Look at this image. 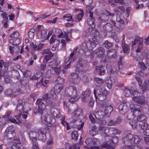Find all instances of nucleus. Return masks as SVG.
Listing matches in <instances>:
<instances>
[{
  "instance_id": "bf43d9fd",
  "label": "nucleus",
  "mask_w": 149,
  "mask_h": 149,
  "mask_svg": "<svg viewBox=\"0 0 149 149\" xmlns=\"http://www.w3.org/2000/svg\"><path fill=\"white\" fill-rule=\"evenodd\" d=\"M91 92V91L90 89H87L85 91L83 92V94L88 97L90 96Z\"/></svg>"
},
{
  "instance_id": "49530a36",
  "label": "nucleus",
  "mask_w": 149,
  "mask_h": 149,
  "mask_svg": "<svg viewBox=\"0 0 149 149\" xmlns=\"http://www.w3.org/2000/svg\"><path fill=\"white\" fill-rule=\"evenodd\" d=\"M94 81L97 84L101 85L104 83V81L102 79L99 78H95Z\"/></svg>"
},
{
  "instance_id": "4c0bfd02",
  "label": "nucleus",
  "mask_w": 149,
  "mask_h": 149,
  "mask_svg": "<svg viewBox=\"0 0 149 149\" xmlns=\"http://www.w3.org/2000/svg\"><path fill=\"white\" fill-rule=\"evenodd\" d=\"M47 76L48 77H50L51 74H56V73L54 69V67L49 70L47 72Z\"/></svg>"
},
{
  "instance_id": "13d9d810",
  "label": "nucleus",
  "mask_w": 149,
  "mask_h": 149,
  "mask_svg": "<svg viewBox=\"0 0 149 149\" xmlns=\"http://www.w3.org/2000/svg\"><path fill=\"white\" fill-rule=\"evenodd\" d=\"M145 88L143 89L144 90L146 89V88L149 87V80L148 79H146L144 82Z\"/></svg>"
},
{
  "instance_id": "dca6fc26",
  "label": "nucleus",
  "mask_w": 149,
  "mask_h": 149,
  "mask_svg": "<svg viewBox=\"0 0 149 149\" xmlns=\"http://www.w3.org/2000/svg\"><path fill=\"white\" fill-rule=\"evenodd\" d=\"M86 13H89V17L87 18V24L90 25H94L95 23V19L93 17V12L90 11L88 13L86 12Z\"/></svg>"
},
{
  "instance_id": "6ab92c4d",
  "label": "nucleus",
  "mask_w": 149,
  "mask_h": 149,
  "mask_svg": "<svg viewBox=\"0 0 149 149\" xmlns=\"http://www.w3.org/2000/svg\"><path fill=\"white\" fill-rule=\"evenodd\" d=\"M119 112L122 115L125 114L128 111V108L124 104H120L118 106Z\"/></svg>"
},
{
  "instance_id": "a18cd8bd",
  "label": "nucleus",
  "mask_w": 149,
  "mask_h": 149,
  "mask_svg": "<svg viewBox=\"0 0 149 149\" xmlns=\"http://www.w3.org/2000/svg\"><path fill=\"white\" fill-rule=\"evenodd\" d=\"M81 13L78 14L77 16V18L79 21H80L81 19L84 15V13L82 9H80Z\"/></svg>"
},
{
  "instance_id": "f8f14e48",
  "label": "nucleus",
  "mask_w": 149,
  "mask_h": 149,
  "mask_svg": "<svg viewBox=\"0 0 149 149\" xmlns=\"http://www.w3.org/2000/svg\"><path fill=\"white\" fill-rule=\"evenodd\" d=\"M38 132V139L42 141H45L46 139L45 135L46 132V129L44 128H41L40 129Z\"/></svg>"
},
{
  "instance_id": "0eeeda50",
  "label": "nucleus",
  "mask_w": 149,
  "mask_h": 149,
  "mask_svg": "<svg viewBox=\"0 0 149 149\" xmlns=\"http://www.w3.org/2000/svg\"><path fill=\"white\" fill-rule=\"evenodd\" d=\"M36 103L38 105V109L34 111V113H39L41 115L43 114V112L46 108V105L41 99H37Z\"/></svg>"
},
{
  "instance_id": "4468645a",
  "label": "nucleus",
  "mask_w": 149,
  "mask_h": 149,
  "mask_svg": "<svg viewBox=\"0 0 149 149\" xmlns=\"http://www.w3.org/2000/svg\"><path fill=\"white\" fill-rule=\"evenodd\" d=\"M4 93L7 96L14 98L16 97L19 95V92L13 91L10 89H8L5 91Z\"/></svg>"
},
{
  "instance_id": "ddd939ff",
  "label": "nucleus",
  "mask_w": 149,
  "mask_h": 149,
  "mask_svg": "<svg viewBox=\"0 0 149 149\" xmlns=\"http://www.w3.org/2000/svg\"><path fill=\"white\" fill-rule=\"evenodd\" d=\"M41 120L42 122L44 123L47 122L51 124L54 123L55 121L54 118L49 115H47V116H42L41 117Z\"/></svg>"
},
{
  "instance_id": "0e129e2a",
  "label": "nucleus",
  "mask_w": 149,
  "mask_h": 149,
  "mask_svg": "<svg viewBox=\"0 0 149 149\" xmlns=\"http://www.w3.org/2000/svg\"><path fill=\"white\" fill-rule=\"evenodd\" d=\"M13 144L21 145V143L20 142V139L18 138L13 139Z\"/></svg>"
},
{
  "instance_id": "a211bd4d",
  "label": "nucleus",
  "mask_w": 149,
  "mask_h": 149,
  "mask_svg": "<svg viewBox=\"0 0 149 149\" xmlns=\"http://www.w3.org/2000/svg\"><path fill=\"white\" fill-rule=\"evenodd\" d=\"M136 91L137 89L136 88H131L130 89H129L125 88L123 93L124 95L126 97L130 96L132 95L133 96L134 92Z\"/></svg>"
},
{
  "instance_id": "c85d7f7f",
  "label": "nucleus",
  "mask_w": 149,
  "mask_h": 149,
  "mask_svg": "<svg viewBox=\"0 0 149 149\" xmlns=\"http://www.w3.org/2000/svg\"><path fill=\"white\" fill-rule=\"evenodd\" d=\"M63 88V86L62 84L58 83L56 84L54 86L53 89L55 91L57 94H58Z\"/></svg>"
},
{
  "instance_id": "4be33fe9",
  "label": "nucleus",
  "mask_w": 149,
  "mask_h": 149,
  "mask_svg": "<svg viewBox=\"0 0 149 149\" xmlns=\"http://www.w3.org/2000/svg\"><path fill=\"white\" fill-rule=\"evenodd\" d=\"M51 113L54 117L56 118H59L61 115L60 111L56 109L52 108L50 110Z\"/></svg>"
},
{
  "instance_id": "9d476101",
  "label": "nucleus",
  "mask_w": 149,
  "mask_h": 149,
  "mask_svg": "<svg viewBox=\"0 0 149 149\" xmlns=\"http://www.w3.org/2000/svg\"><path fill=\"white\" fill-rule=\"evenodd\" d=\"M118 141V139L116 137H114L113 139L110 140L109 142L106 143L105 144L102 145L101 147L106 148L107 149H113V144Z\"/></svg>"
},
{
  "instance_id": "f3484780",
  "label": "nucleus",
  "mask_w": 149,
  "mask_h": 149,
  "mask_svg": "<svg viewBox=\"0 0 149 149\" xmlns=\"http://www.w3.org/2000/svg\"><path fill=\"white\" fill-rule=\"evenodd\" d=\"M93 2V0H84V3L86 5V13H88V11H92L94 7L91 5Z\"/></svg>"
},
{
  "instance_id": "09e8293b",
  "label": "nucleus",
  "mask_w": 149,
  "mask_h": 149,
  "mask_svg": "<svg viewBox=\"0 0 149 149\" xmlns=\"http://www.w3.org/2000/svg\"><path fill=\"white\" fill-rule=\"evenodd\" d=\"M139 68L142 70H144L147 68L145 64L143 62H139Z\"/></svg>"
},
{
  "instance_id": "f03ea898",
  "label": "nucleus",
  "mask_w": 149,
  "mask_h": 149,
  "mask_svg": "<svg viewBox=\"0 0 149 149\" xmlns=\"http://www.w3.org/2000/svg\"><path fill=\"white\" fill-rule=\"evenodd\" d=\"M141 138L137 135H133L131 133L127 134L125 137L122 138V141L125 144L132 145L137 144L141 141Z\"/></svg>"
},
{
  "instance_id": "7ed1b4c3",
  "label": "nucleus",
  "mask_w": 149,
  "mask_h": 149,
  "mask_svg": "<svg viewBox=\"0 0 149 149\" xmlns=\"http://www.w3.org/2000/svg\"><path fill=\"white\" fill-rule=\"evenodd\" d=\"M94 93L96 99L99 100L103 101L107 98L108 94L107 91L104 88H101L100 87H97L94 90Z\"/></svg>"
},
{
  "instance_id": "e2e57ef3",
  "label": "nucleus",
  "mask_w": 149,
  "mask_h": 149,
  "mask_svg": "<svg viewBox=\"0 0 149 149\" xmlns=\"http://www.w3.org/2000/svg\"><path fill=\"white\" fill-rule=\"evenodd\" d=\"M54 69L56 73V74L58 75L61 72V68L60 67H54Z\"/></svg>"
},
{
  "instance_id": "c03bdc74",
  "label": "nucleus",
  "mask_w": 149,
  "mask_h": 149,
  "mask_svg": "<svg viewBox=\"0 0 149 149\" xmlns=\"http://www.w3.org/2000/svg\"><path fill=\"white\" fill-rule=\"evenodd\" d=\"M49 95V97L51 98H52L53 97H55L56 96V95L57 93H56L54 90L53 88L51 90L50 93H48Z\"/></svg>"
},
{
  "instance_id": "8fccbe9b",
  "label": "nucleus",
  "mask_w": 149,
  "mask_h": 149,
  "mask_svg": "<svg viewBox=\"0 0 149 149\" xmlns=\"http://www.w3.org/2000/svg\"><path fill=\"white\" fill-rule=\"evenodd\" d=\"M63 18L65 20L68 21H73L72 16H70L69 14H67L65 15L64 16Z\"/></svg>"
},
{
  "instance_id": "a19ab883",
  "label": "nucleus",
  "mask_w": 149,
  "mask_h": 149,
  "mask_svg": "<svg viewBox=\"0 0 149 149\" xmlns=\"http://www.w3.org/2000/svg\"><path fill=\"white\" fill-rule=\"evenodd\" d=\"M35 31V30L33 29H30L29 32V37L32 39L33 38L34 36V32Z\"/></svg>"
},
{
  "instance_id": "1a4fd4ad",
  "label": "nucleus",
  "mask_w": 149,
  "mask_h": 149,
  "mask_svg": "<svg viewBox=\"0 0 149 149\" xmlns=\"http://www.w3.org/2000/svg\"><path fill=\"white\" fill-rule=\"evenodd\" d=\"M15 128L12 126L8 127L5 132V137L9 139H11L15 135Z\"/></svg>"
},
{
  "instance_id": "423d86ee",
  "label": "nucleus",
  "mask_w": 149,
  "mask_h": 149,
  "mask_svg": "<svg viewBox=\"0 0 149 149\" xmlns=\"http://www.w3.org/2000/svg\"><path fill=\"white\" fill-rule=\"evenodd\" d=\"M132 98L134 101L140 105H142L145 103L144 97L142 95L141 93L139 92L137 90L134 92Z\"/></svg>"
},
{
  "instance_id": "393cba45",
  "label": "nucleus",
  "mask_w": 149,
  "mask_h": 149,
  "mask_svg": "<svg viewBox=\"0 0 149 149\" xmlns=\"http://www.w3.org/2000/svg\"><path fill=\"white\" fill-rule=\"evenodd\" d=\"M109 128L106 127L104 126L100 125L98 127V130L99 132L101 133L107 135L109 131Z\"/></svg>"
},
{
  "instance_id": "7c9ffc66",
  "label": "nucleus",
  "mask_w": 149,
  "mask_h": 149,
  "mask_svg": "<svg viewBox=\"0 0 149 149\" xmlns=\"http://www.w3.org/2000/svg\"><path fill=\"white\" fill-rule=\"evenodd\" d=\"M96 129L97 127L95 125H94L91 127L89 130V134L93 136L96 135L97 133V131H96Z\"/></svg>"
},
{
  "instance_id": "3c124183",
  "label": "nucleus",
  "mask_w": 149,
  "mask_h": 149,
  "mask_svg": "<svg viewBox=\"0 0 149 149\" xmlns=\"http://www.w3.org/2000/svg\"><path fill=\"white\" fill-rule=\"evenodd\" d=\"M47 105L50 106L51 108H54L56 105V103L51 101H47L46 102Z\"/></svg>"
},
{
  "instance_id": "c756f323",
  "label": "nucleus",
  "mask_w": 149,
  "mask_h": 149,
  "mask_svg": "<svg viewBox=\"0 0 149 149\" xmlns=\"http://www.w3.org/2000/svg\"><path fill=\"white\" fill-rule=\"evenodd\" d=\"M16 110L17 113L19 114L17 117L20 118L21 117V114L24 111V106H17Z\"/></svg>"
},
{
  "instance_id": "ea45409f",
  "label": "nucleus",
  "mask_w": 149,
  "mask_h": 149,
  "mask_svg": "<svg viewBox=\"0 0 149 149\" xmlns=\"http://www.w3.org/2000/svg\"><path fill=\"white\" fill-rule=\"evenodd\" d=\"M103 46L107 49H109L112 46V44L108 42V41H106L103 44Z\"/></svg>"
},
{
  "instance_id": "603ef678",
  "label": "nucleus",
  "mask_w": 149,
  "mask_h": 149,
  "mask_svg": "<svg viewBox=\"0 0 149 149\" xmlns=\"http://www.w3.org/2000/svg\"><path fill=\"white\" fill-rule=\"evenodd\" d=\"M42 54H47V55L53 54L50 51V49H44L42 50Z\"/></svg>"
},
{
  "instance_id": "39448f33",
  "label": "nucleus",
  "mask_w": 149,
  "mask_h": 149,
  "mask_svg": "<svg viewBox=\"0 0 149 149\" xmlns=\"http://www.w3.org/2000/svg\"><path fill=\"white\" fill-rule=\"evenodd\" d=\"M65 94L67 96L71 97V99L72 98L74 100H76L79 98L77 95L76 88L74 87H70L67 88L65 91Z\"/></svg>"
},
{
  "instance_id": "69168bd1",
  "label": "nucleus",
  "mask_w": 149,
  "mask_h": 149,
  "mask_svg": "<svg viewBox=\"0 0 149 149\" xmlns=\"http://www.w3.org/2000/svg\"><path fill=\"white\" fill-rule=\"evenodd\" d=\"M92 143V145H98L99 143V141L95 138H93L92 139V141L91 142Z\"/></svg>"
},
{
  "instance_id": "864d4df0",
  "label": "nucleus",
  "mask_w": 149,
  "mask_h": 149,
  "mask_svg": "<svg viewBox=\"0 0 149 149\" xmlns=\"http://www.w3.org/2000/svg\"><path fill=\"white\" fill-rule=\"evenodd\" d=\"M130 124L132 126V127L133 128H136L137 125V123L136 121L132 120L129 122Z\"/></svg>"
},
{
  "instance_id": "774afa93",
  "label": "nucleus",
  "mask_w": 149,
  "mask_h": 149,
  "mask_svg": "<svg viewBox=\"0 0 149 149\" xmlns=\"http://www.w3.org/2000/svg\"><path fill=\"white\" fill-rule=\"evenodd\" d=\"M135 107L134 109V112L136 111H138L140 112V110L141 109V106L137 105L135 104Z\"/></svg>"
},
{
  "instance_id": "2f4dec72",
  "label": "nucleus",
  "mask_w": 149,
  "mask_h": 149,
  "mask_svg": "<svg viewBox=\"0 0 149 149\" xmlns=\"http://www.w3.org/2000/svg\"><path fill=\"white\" fill-rule=\"evenodd\" d=\"M9 43L12 44L13 45L17 46L20 43V40L19 38H17L16 39H10Z\"/></svg>"
},
{
  "instance_id": "f704fd0d",
  "label": "nucleus",
  "mask_w": 149,
  "mask_h": 149,
  "mask_svg": "<svg viewBox=\"0 0 149 149\" xmlns=\"http://www.w3.org/2000/svg\"><path fill=\"white\" fill-rule=\"evenodd\" d=\"M122 47L123 52L124 53H128L129 52L130 48L129 45L125 42L122 43Z\"/></svg>"
},
{
  "instance_id": "a878e982",
  "label": "nucleus",
  "mask_w": 149,
  "mask_h": 149,
  "mask_svg": "<svg viewBox=\"0 0 149 149\" xmlns=\"http://www.w3.org/2000/svg\"><path fill=\"white\" fill-rule=\"evenodd\" d=\"M79 63L77 64L75 66L77 69L78 71H80L82 70V68L84 65V64L85 61H82L81 58H79L78 60Z\"/></svg>"
},
{
  "instance_id": "bb28decb",
  "label": "nucleus",
  "mask_w": 149,
  "mask_h": 149,
  "mask_svg": "<svg viewBox=\"0 0 149 149\" xmlns=\"http://www.w3.org/2000/svg\"><path fill=\"white\" fill-rule=\"evenodd\" d=\"M103 29L107 32H111L113 30V26L110 24L107 23L103 26Z\"/></svg>"
},
{
  "instance_id": "de8ad7c7",
  "label": "nucleus",
  "mask_w": 149,
  "mask_h": 149,
  "mask_svg": "<svg viewBox=\"0 0 149 149\" xmlns=\"http://www.w3.org/2000/svg\"><path fill=\"white\" fill-rule=\"evenodd\" d=\"M47 33V30L46 29L42 30L41 34V38L42 39L44 38L46 36Z\"/></svg>"
},
{
  "instance_id": "5701e85b",
  "label": "nucleus",
  "mask_w": 149,
  "mask_h": 149,
  "mask_svg": "<svg viewBox=\"0 0 149 149\" xmlns=\"http://www.w3.org/2000/svg\"><path fill=\"white\" fill-rule=\"evenodd\" d=\"M1 16L4 20L3 21V24L4 27L6 28L8 27V17L7 14L5 13H3L1 14Z\"/></svg>"
},
{
  "instance_id": "20e7f679",
  "label": "nucleus",
  "mask_w": 149,
  "mask_h": 149,
  "mask_svg": "<svg viewBox=\"0 0 149 149\" xmlns=\"http://www.w3.org/2000/svg\"><path fill=\"white\" fill-rule=\"evenodd\" d=\"M114 15V13H111L108 10H106L98 17L97 20L100 24L102 25L103 23L107 22L108 21L109 16L113 17Z\"/></svg>"
},
{
  "instance_id": "f257e3e1",
  "label": "nucleus",
  "mask_w": 149,
  "mask_h": 149,
  "mask_svg": "<svg viewBox=\"0 0 149 149\" xmlns=\"http://www.w3.org/2000/svg\"><path fill=\"white\" fill-rule=\"evenodd\" d=\"M73 114L74 117L76 119H74L71 123H74L77 122L81 123V124H78L77 125L78 130H80L84 125V122L83 119L85 118V116L83 115L82 110L80 108L75 109L73 113Z\"/></svg>"
},
{
  "instance_id": "79ce46f5",
  "label": "nucleus",
  "mask_w": 149,
  "mask_h": 149,
  "mask_svg": "<svg viewBox=\"0 0 149 149\" xmlns=\"http://www.w3.org/2000/svg\"><path fill=\"white\" fill-rule=\"evenodd\" d=\"M19 36V33L17 31H15L11 34L10 36V37L11 38H12V39L13 38L17 39L18 38Z\"/></svg>"
},
{
  "instance_id": "6e6d98bb",
  "label": "nucleus",
  "mask_w": 149,
  "mask_h": 149,
  "mask_svg": "<svg viewBox=\"0 0 149 149\" xmlns=\"http://www.w3.org/2000/svg\"><path fill=\"white\" fill-rule=\"evenodd\" d=\"M24 102L23 100L21 99H19L17 100V106H24Z\"/></svg>"
},
{
  "instance_id": "aec40b11",
  "label": "nucleus",
  "mask_w": 149,
  "mask_h": 149,
  "mask_svg": "<svg viewBox=\"0 0 149 149\" xmlns=\"http://www.w3.org/2000/svg\"><path fill=\"white\" fill-rule=\"evenodd\" d=\"M92 139L90 138H87L86 139L85 143L86 145V147H88L91 146V147L88 148L87 149H98L99 148L98 146H92L91 142Z\"/></svg>"
},
{
  "instance_id": "9b49d317",
  "label": "nucleus",
  "mask_w": 149,
  "mask_h": 149,
  "mask_svg": "<svg viewBox=\"0 0 149 149\" xmlns=\"http://www.w3.org/2000/svg\"><path fill=\"white\" fill-rule=\"evenodd\" d=\"M143 38H140L138 36L136 37L134 39V40L132 41V46H134L138 42H139V45L138 46V48L136 50V52H140L141 49L143 47Z\"/></svg>"
},
{
  "instance_id": "473e14b6",
  "label": "nucleus",
  "mask_w": 149,
  "mask_h": 149,
  "mask_svg": "<svg viewBox=\"0 0 149 149\" xmlns=\"http://www.w3.org/2000/svg\"><path fill=\"white\" fill-rule=\"evenodd\" d=\"M113 78H110L105 80V82L107 84V86L109 89H111L112 87V85L113 82Z\"/></svg>"
},
{
  "instance_id": "680f3d73",
  "label": "nucleus",
  "mask_w": 149,
  "mask_h": 149,
  "mask_svg": "<svg viewBox=\"0 0 149 149\" xmlns=\"http://www.w3.org/2000/svg\"><path fill=\"white\" fill-rule=\"evenodd\" d=\"M79 148L80 146L78 144H75L69 147V149H79Z\"/></svg>"
},
{
  "instance_id": "412c9836",
  "label": "nucleus",
  "mask_w": 149,
  "mask_h": 149,
  "mask_svg": "<svg viewBox=\"0 0 149 149\" xmlns=\"http://www.w3.org/2000/svg\"><path fill=\"white\" fill-rule=\"evenodd\" d=\"M113 110V108L111 105L106 106L104 109V113L105 115L108 117H109L111 113Z\"/></svg>"
},
{
  "instance_id": "5fc2aeb1",
  "label": "nucleus",
  "mask_w": 149,
  "mask_h": 149,
  "mask_svg": "<svg viewBox=\"0 0 149 149\" xmlns=\"http://www.w3.org/2000/svg\"><path fill=\"white\" fill-rule=\"evenodd\" d=\"M49 98H51L49 97V95L48 93H47L44 95L42 97V100L43 101H45L46 102L47 101H49L48 99Z\"/></svg>"
},
{
  "instance_id": "338daca9",
  "label": "nucleus",
  "mask_w": 149,
  "mask_h": 149,
  "mask_svg": "<svg viewBox=\"0 0 149 149\" xmlns=\"http://www.w3.org/2000/svg\"><path fill=\"white\" fill-rule=\"evenodd\" d=\"M125 144L126 145L123 146L121 148V149H133L131 146V145Z\"/></svg>"
},
{
  "instance_id": "72a5a7b5",
  "label": "nucleus",
  "mask_w": 149,
  "mask_h": 149,
  "mask_svg": "<svg viewBox=\"0 0 149 149\" xmlns=\"http://www.w3.org/2000/svg\"><path fill=\"white\" fill-rule=\"evenodd\" d=\"M137 120L140 123L146 122L147 120V117L145 115L142 114L139 116Z\"/></svg>"
},
{
  "instance_id": "37998d69",
  "label": "nucleus",
  "mask_w": 149,
  "mask_h": 149,
  "mask_svg": "<svg viewBox=\"0 0 149 149\" xmlns=\"http://www.w3.org/2000/svg\"><path fill=\"white\" fill-rule=\"evenodd\" d=\"M139 125L142 130H146L148 127V125L146 122H141Z\"/></svg>"
},
{
  "instance_id": "58836bf2",
  "label": "nucleus",
  "mask_w": 149,
  "mask_h": 149,
  "mask_svg": "<svg viewBox=\"0 0 149 149\" xmlns=\"http://www.w3.org/2000/svg\"><path fill=\"white\" fill-rule=\"evenodd\" d=\"M78 134L77 131H74L71 133L72 138V139L77 140L78 139Z\"/></svg>"
},
{
  "instance_id": "052dcab7",
  "label": "nucleus",
  "mask_w": 149,
  "mask_h": 149,
  "mask_svg": "<svg viewBox=\"0 0 149 149\" xmlns=\"http://www.w3.org/2000/svg\"><path fill=\"white\" fill-rule=\"evenodd\" d=\"M21 145L19 144H13L11 146L12 149H22L20 146Z\"/></svg>"
},
{
  "instance_id": "6e6552de",
  "label": "nucleus",
  "mask_w": 149,
  "mask_h": 149,
  "mask_svg": "<svg viewBox=\"0 0 149 149\" xmlns=\"http://www.w3.org/2000/svg\"><path fill=\"white\" fill-rule=\"evenodd\" d=\"M37 134L36 132L33 131H30L29 133L30 138L32 141L33 149H39L38 144L36 142L37 141V138L36 137Z\"/></svg>"
},
{
  "instance_id": "cd10ccee",
  "label": "nucleus",
  "mask_w": 149,
  "mask_h": 149,
  "mask_svg": "<svg viewBox=\"0 0 149 149\" xmlns=\"http://www.w3.org/2000/svg\"><path fill=\"white\" fill-rule=\"evenodd\" d=\"M108 132L111 135H115L120 134L121 133V132L117 129L113 127H110L109 128Z\"/></svg>"
},
{
  "instance_id": "4d7b16f0",
  "label": "nucleus",
  "mask_w": 149,
  "mask_h": 149,
  "mask_svg": "<svg viewBox=\"0 0 149 149\" xmlns=\"http://www.w3.org/2000/svg\"><path fill=\"white\" fill-rule=\"evenodd\" d=\"M56 40V36L55 35H53L50 39L49 43L50 44H53L55 42Z\"/></svg>"
},
{
  "instance_id": "e433bc0d",
  "label": "nucleus",
  "mask_w": 149,
  "mask_h": 149,
  "mask_svg": "<svg viewBox=\"0 0 149 149\" xmlns=\"http://www.w3.org/2000/svg\"><path fill=\"white\" fill-rule=\"evenodd\" d=\"M53 54L46 55L44 56V58L43 60V63H47L48 61L53 56Z\"/></svg>"
},
{
  "instance_id": "c9c22d12",
  "label": "nucleus",
  "mask_w": 149,
  "mask_h": 149,
  "mask_svg": "<svg viewBox=\"0 0 149 149\" xmlns=\"http://www.w3.org/2000/svg\"><path fill=\"white\" fill-rule=\"evenodd\" d=\"M101 113L102 112L99 111L93 113V115L96 120L97 122L101 118V117L102 116Z\"/></svg>"
},
{
  "instance_id": "b1692460",
  "label": "nucleus",
  "mask_w": 149,
  "mask_h": 149,
  "mask_svg": "<svg viewBox=\"0 0 149 149\" xmlns=\"http://www.w3.org/2000/svg\"><path fill=\"white\" fill-rule=\"evenodd\" d=\"M96 70L98 74L100 75H103L105 71V67L102 65L96 67Z\"/></svg>"
},
{
  "instance_id": "2eb2a0df",
  "label": "nucleus",
  "mask_w": 149,
  "mask_h": 149,
  "mask_svg": "<svg viewBox=\"0 0 149 149\" xmlns=\"http://www.w3.org/2000/svg\"><path fill=\"white\" fill-rule=\"evenodd\" d=\"M78 75L75 73H72L71 74V77L69 78L70 81L74 84H78L79 81V79L78 78Z\"/></svg>"
}]
</instances>
